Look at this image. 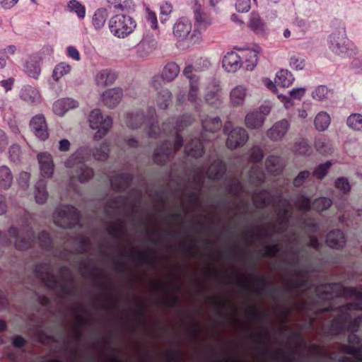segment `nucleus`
<instances>
[{
	"label": "nucleus",
	"mask_w": 362,
	"mask_h": 362,
	"mask_svg": "<svg viewBox=\"0 0 362 362\" xmlns=\"http://www.w3.org/2000/svg\"><path fill=\"white\" fill-rule=\"evenodd\" d=\"M344 307H345V304L335 308L329 303L324 308H316L315 313L316 314L333 313V319L327 329L328 334L337 336L344 331L351 332L348 336V343L351 346L362 347L361 338L355 334L359 328L360 319H353L349 313L351 310Z\"/></svg>",
	"instance_id": "f257e3e1"
},
{
	"label": "nucleus",
	"mask_w": 362,
	"mask_h": 362,
	"mask_svg": "<svg viewBox=\"0 0 362 362\" xmlns=\"http://www.w3.org/2000/svg\"><path fill=\"white\" fill-rule=\"evenodd\" d=\"M109 153L110 144L107 141H103L93 149L88 146H81L66 159L64 165L67 168H75L76 175L80 182H86L93 178L94 171L85 162L90 158L91 154L95 160L105 161L107 159Z\"/></svg>",
	"instance_id": "f03ea898"
},
{
	"label": "nucleus",
	"mask_w": 362,
	"mask_h": 362,
	"mask_svg": "<svg viewBox=\"0 0 362 362\" xmlns=\"http://www.w3.org/2000/svg\"><path fill=\"white\" fill-rule=\"evenodd\" d=\"M315 293L317 301H329L339 296L354 297L356 300L346 303L344 308L362 310V285L358 289L354 287H342L337 283H327L317 286Z\"/></svg>",
	"instance_id": "7ed1b4c3"
},
{
	"label": "nucleus",
	"mask_w": 362,
	"mask_h": 362,
	"mask_svg": "<svg viewBox=\"0 0 362 362\" xmlns=\"http://www.w3.org/2000/svg\"><path fill=\"white\" fill-rule=\"evenodd\" d=\"M194 117L191 114H184L179 117L175 122V138L174 141L166 140L156 147L153 152V162L159 165H165L170 158L176 153L183 146V139L179 132L192 124Z\"/></svg>",
	"instance_id": "20e7f679"
},
{
	"label": "nucleus",
	"mask_w": 362,
	"mask_h": 362,
	"mask_svg": "<svg viewBox=\"0 0 362 362\" xmlns=\"http://www.w3.org/2000/svg\"><path fill=\"white\" fill-rule=\"evenodd\" d=\"M126 124L129 128L137 129L143 124L148 127L147 134L149 137L157 138L160 129L158 125L156 110L153 107L148 109L147 115L143 111L127 113L126 116Z\"/></svg>",
	"instance_id": "39448f33"
},
{
	"label": "nucleus",
	"mask_w": 362,
	"mask_h": 362,
	"mask_svg": "<svg viewBox=\"0 0 362 362\" xmlns=\"http://www.w3.org/2000/svg\"><path fill=\"white\" fill-rule=\"evenodd\" d=\"M25 233L20 232L16 227H11L7 232L0 231V245L9 246L15 240V247L18 250H26L30 248L35 241V233L30 226H27Z\"/></svg>",
	"instance_id": "423d86ee"
},
{
	"label": "nucleus",
	"mask_w": 362,
	"mask_h": 362,
	"mask_svg": "<svg viewBox=\"0 0 362 362\" xmlns=\"http://www.w3.org/2000/svg\"><path fill=\"white\" fill-rule=\"evenodd\" d=\"M108 27L115 37L123 39L134 32L136 27V22L131 16L115 14L110 18Z\"/></svg>",
	"instance_id": "0eeeda50"
},
{
	"label": "nucleus",
	"mask_w": 362,
	"mask_h": 362,
	"mask_svg": "<svg viewBox=\"0 0 362 362\" xmlns=\"http://www.w3.org/2000/svg\"><path fill=\"white\" fill-rule=\"evenodd\" d=\"M55 224L62 228L81 227V213L75 206L66 204L58 209L54 215Z\"/></svg>",
	"instance_id": "6e6552de"
},
{
	"label": "nucleus",
	"mask_w": 362,
	"mask_h": 362,
	"mask_svg": "<svg viewBox=\"0 0 362 362\" xmlns=\"http://www.w3.org/2000/svg\"><path fill=\"white\" fill-rule=\"evenodd\" d=\"M329 49L337 55L351 56L357 52L355 45L346 37L344 30L331 34L329 37Z\"/></svg>",
	"instance_id": "1a4fd4ad"
},
{
	"label": "nucleus",
	"mask_w": 362,
	"mask_h": 362,
	"mask_svg": "<svg viewBox=\"0 0 362 362\" xmlns=\"http://www.w3.org/2000/svg\"><path fill=\"white\" fill-rule=\"evenodd\" d=\"M90 127L98 131L94 134V139H101L110 129L112 125V119L110 116L104 117L100 110H93L88 117Z\"/></svg>",
	"instance_id": "9d476101"
},
{
	"label": "nucleus",
	"mask_w": 362,
	"mask_h": 362,
	"mask_svg": "<svg viewBox=\"0 0 362 362\" xmlns=\"http://www.w3.org/2000/svg\"><path fill=\"white\" fill-rule=\"evenodd\" d=\"M230 122H226L223 126V132L228 135L227 147L230 149H235L244 146L249 138L246 130L243 127H235L230 130Z\"/></svg>",
	"instance_id": "9b49d317"
},
{
	"label": "nucleus",
	"mask_w": 362,
	"mask_h": 362,
	"mask_svg": "<svg viewBox=\"0 0 362 362\" xmlns=\"http://www.w3.org/2000/svg\"><path fill=\"white\" fill-rule=\"evenodd\" d=\"M34 274L42 284L49 290H56L59 285V279L50 272V265L47 262H40L35 265Z\"/></svg>",
	"instance_id": "f8f14e48"
},
{
	"label": "nucleus",
	"mask_w": 362,
	"mask_h": 362,
	"mask_svg": "<svg viewBox=\"0 0 362 362\" xmlns=\"http://www.w3.org/2000/svg\"><path fill=\"white\" fill-rule=\"evenodd\" d=\"M129 202L128 196H115L106 202L105 211L110 218H117L121 215L122 211L128 206Z\"/></svg>",
	"instance_id": "ddd939ff"
},
{
	"label": "nucleus",
	"mask_w": 362,
	"mask_h": 362,
	"mask_svg": "<svg viewBox=\"0 0 362 362\" xmlns=\"http://www.w3.org/2000/svg\"><path fill=\"white\" fill-rule=\"evenodd\" d=\"M93 264V259H81L79 261V269L82 276L97 281H103L105 279L103 272Z\"/></svg>",
	"instance_id": "4468645a"
},
{
	"label": "nucleus",
	"mask_w": 362,
	"mask_h": 362,
	"mask_svg": "<svg viewBox=\"0 0 362 362\" xmlns=\"http://www.w3.org/2000/svg\"><path fill=\"white\" fill-rule=\"evenodd\" d=\"M253 274L252 277L255 280V289L254 292L257 295L262 293H273L278 291L273 282L268 281L264 276L258 274L255 265L252 266Z\"/></svg>",
	"instance_id": "2eb2a0df"
},
{
	"label": "nucleus",
	"mask_w": 362,
	"mask_h": 362,
	"mask_svg": "<svg viewBox=\"0 0 362 362\" xmlns=\"http://www.w3.org/2000/svg\"><path fill=\"white\" fill-rule=\"evenodd\" d=\"M30 127L33 134L40 140L45 141L49 137V132L45 117L37 115L30 122Z\"/></svg>",
	"instance_id": "dca6fc26"
},
{
	"label": "nucleus",
	"mask_w": 362,
	"mask_h": 362,
	"mask_svg": "<svg viewBox=\"0 0 362 362\" xmlns=\"http://www.w3.org/2000/svg\"><path fill=\"white\" fill-rule=\"evenodd\" d=\"M122 255L129 257L132 261L141 264L153 266L156 264V259L147 252L141 251L132 248L129 252H123Z\"/></svg>",
	"instance_id": "f3484780"
},
{
	"label": "nucleus",
	"mask_w": 362,
	"mask_h": 362,
	"mask_svg": "<svg viewBox=\"0 0 362 362\" xmlns=\"http://www.w3.org/2000/svg\"><path fill=\"white\" fill-rule=\"evenodd\" d=\"M133 180L134 175L132 173H118L111 179V185L115 191L122 192L131 186Z\"/></svg>",
	"instance_id": "a211bd4d"
},
{
	"label": "nucleus",
	"mask_w": 362,
	"mask_h": 362,
	"mask_svg": "<svg viewBox=\"0 0 362 362\" xmlns=\"http://www.w3.org/2000/svg\"><path fill=\"white\" fill-rule=\"evenodd\" d=\"M122 95V89L120 88H115L105 91L101 98L105 106L108 108H114L119 103Z\"/></svg>",
	"instance_id": "6ab92c4d"
},
{
	"label": "nucleus",
	"mask_w": 362,
	"mask_h": 362,
	"mask_svg": "<svg viewBox=\"0 0 362 362\" xmlns=\"http://www.w3.org/2000/svg\"><path fill=\"white\" fill-rule=\"evenodd\" d=\"M346 243V236L343 231L339 229L331 230L326 238L327 246L338 250L343 249Z\"/></svg>",
	"instance_id": "aec40b11"
},
{
	"label": "nucleus",
	"mask_w": 362,
	"mask_h": 362,
	"mask_svg": "<svg viewBox=\"0 0 362 362\" xmlns=\"http://www.w3.org/2000/svg\"><path fill=\"white\" fill-rule=\"evenodd\" d=\"M226 165L221 159L214 160L206 170V176L211 180H220L226 173Z\"/></svg>",
	"instance_id": "412c9836"
},
{
	"label": "nucleus",
	"mask_w": 362,
	"mask_h": 362,
	"mask_svg": "<svg viewBox=\"0 0 362 362\" xmlns=\"http://www.w3.org/2000/svg\"><path fill=\"white\" fill-rule=\"evenodd\" d=\"M289 122L287 119H281L276 122L268 131L267 136L273 141L281 140L287 132Z\"/></svg>",
	"instance_id": "4be33fe9"
},
{
	"label": "nucleus",
	"mask_w": 362,
	"mask_h": 362,
	"mask_svg": "<svg viewBox=\"0 0 362 362\" xmlns=\"http://www.w3.org/2000/svg\"><path fill=\"white\" fill-rule=\"evenodd\" d=\"M192 30V24L190 21L186 18H179L174 24L173 31L174 35L181 40L187 37Z\"/></svg>",
	"instance_id": "5701e85b"
},
{
	"label": "nucleus",
	"mask_w": 362,
	"mask_h": 362,
	"mask_svg": "<svg viewBox=\"0 0 362 362\" xmlns=\"http://www.w3.org/2000/svg\"><path fill=\"white\" fill-rule=\"evenodd\" d=\"M37 160L42 175L44 177H51L54 173V163L51 155L40 153L37 155Z\"/></svg>",
	"instance_id": "b1692460"
},
{
	"label": "nucleus",
	"mask_w": 362,
	"mask_h": 362,
	"mask_svg": "<svg viewBox=\"0 0 362 362\" xmlns=\"http://www.w3.org/2000/svg\"><path fill=\"white\" fill-rule=\"evenodd\" d=\"M108 6L115 12L121 11L120 14L130 16L135 11V4L132 0H108Z\"/></svg>",
	"instance_id": "393cba45"
},
{
	"label": "nucleus",
	"mask_w": 362,
	"mask_h": 362,
	"mask_svg": "<svg viewBox=\"0 0 362 362\" xmlns=\"http://www.w3.org/2000/svg\"><path fill=\"white\" fill-rule=\"evenodd\" d=\"M78 106V101L70 98H64L55 101L52 108L56 115L62 116L69 110L76 108Z\"/></svg>",
	"instance_id": "a878e982"
},
{
	"label": "nucleus",
	"mask_w": 362,
	"mask_h": 362,
	"mask_svg": "<svg viewBox=\"0 0 362 362\" xmlns=\"http://www.w3.org/2000/svg\"><path fill=\"white\" fill-rule=\"evenodd\" d=\"M222 65L228 72H235L241 67L242 62L236 52H230L224 56Z\"/></svg>",
	"instance_id": "bb28decb"
},
{
	"label": "nucleus",
	"mask_w": 362,
	"mask_h": 362,
	"mask_svg": "<svg viewBox=\"0 0 362 362\" xmlns=\"http://www.w3.org/2000/svg\"><path fill=\"white\" fill-rule=\"evenodd\" d=\"M21 98L31 105H36L40 102V95L37 89L30 85L24 86L20 92Z\"/></svg>",
	"instance_id": "cd10ccee"
},
{
	"label": "nucleus",
	"mask_w": 362,
	"mask_h": 362,
	"mask_svg": "<svg viewBox=\"0 0 362 362\" xmlns=\"http://www.w3.org/2000/svg\"><path fill=\"white\" fill-rule=\"evenodd\" d=\"M204 152L203 143L197 138L192 139L185 147V153L186 155L195 158L202 157Z\"/></svg>",
	"instance_id": "c85d7f7f"
},
{
	"label": "nucleus",
	"mask_w": 362,
	"mask_h": 362,
	"mask_svg": "<svg viewBox=\"0 0 362 362\" xmlns=\"http://www.w3.org/2000/svg\"><path fill=\"white\" fill-rule=\"evenodd\" d=\"M117 78V74L110 69L100 71L95 76V82L98 86L103 87L112 85Z\"/></svg>",
	"instance_id": "c756f323"
},
{
	"label": "nucleus",
	"mask_w": 362,
	"mask_h": 362,
	"mask_svg": "<svg viewBox=\"0 0 362 362\" xmlns=\"http://www.w3.org/2000/svg\"><path fill=\"white\" fill-rule=\"evenodd\" d=\"M271 201V194L267 189L260 190L252 197V202L255 207L259 209L266 208Z\"/></svg>",
	"instance_id": "7c9ffc66"
},
{
	"label": "nucleus",
	"mask_w": 362,
	"mask_h": 362,
	"mask_svg": "<svg viewBox=\"0 0 362 362\" xmlns=\"http://www.w3.org/2000/svg\"><path fill=\"white\" fill-rule=\"evenodd\" d=\"M204 99L209 105L218 107L222 103L221 90L218 86H214L211 89L207 90Z\"/></svg>",
	"instance_id": "2f4dec72"
},
{
	"label": "nucleus",
	"mask_w": 362,
	"mask_h": 362,
	"mask_svg": "<svg viewBox=\"0 0 362 362\" xmlns=\"http://www.w3.org/2000/svg\"><path fill=\"white\" fill-rule=\"evenodd\" d=\"M264 121L263 114L256 111L248 113L245 117V124L252 129L261 127Z\"/></svg>",
	"instance_id": "473e14b6"
},
{
	"label": "nucleus",
	"mask_w": 362,
	"mask_h": 362,
	"mask_svg": "<svg viewBox=\"0 0 362 362\" xmlns=\"http://www.w3.org/2000/svg\"><path fill=\"white\" fill-rule=\"evenodd\" d=\"M180 73V67L175 62H169L163 68L161 77L167 81H173Z\"/></svg>",
	"instance_id": "72a5a7b5"
},
{
	"label": "nucleus",
	"mask_w": 362,
	"mask_h": 362,
	"mask_svg": "<svg viewBox=\"0 0 362 362\" xmlns=\"http://www.w3.org/2000/svg\"><path fill=\"white\" fill-rule=\"evenodd\" d=\"M294 81V77L291 71L281 69L276 74L275 83L284 88L289 87Z\"/></svg>",
	"instance_id": "f704fd0d"
},
{
	"label": "nucleus",
	"mask_w": 362,
	"mask_h": 362,
	"mask_svg": "<svg viewBox=\"0 0 362 362\" xmlns=\"http://www.w3.org/2000/svg\"><path fill=\"white\" fill-rule=\"evenodd\" d=\"M47 182L44 180H38L35 185V197L36 202L42 204L47 199Z\"/></svg>",
	"instance_id": "c9c22d12"
},
{
	"label": "nucleus",
	"mask_w": 362,
	"mask_h": 362,
	"mask_svg": "<svg viewBox=\"0 0 362 362\" xmlns=\"http://www.w3.org/2000/svg\"><path fill=\"white\" fill-rule=\"evenodd\" d=\"M279 208L278 211V216L281 220V224L286 225L288 222V216L290 213L291 203L287 199L281 198L279 197Z\"/></svg>",
	"instance_id": "e433bc0d"
},
{
	"label": "nucleus",
	"mask_w": 362,
	"mask_h": 362,
	"mask_svg": "<svg viewBox=\"0 0 362 362\" xmlns=\"http://www.w3.org/2000/svg\"><path fill=\"white\" fill-rule=\"evenodd\" d=\"M107 16V11L105 8H98L92 18V23L94 28L97 30L102 29L105 24Z\"/></svg>",
	"instance_id": "4c0bfd02"
},
{
	"label": "nucleus",
	"mask_w": 362,
	"mask_h": 362,
	"mask_svg": "<svg viewBox=\"0 0 362 362\" xmlns=\"http://www.w3.org/2000/svg\"><path fill=\"white\" fill-rule=\"evenodd\" d=\"M249 28L256 34L263 35L265 33L266 25L258 14L252 13L248 23Z\"/></svg>",
	"instance_id": "58836bf2"
},
{
	"label": "nucleus",
	"mask_w": 362,
	"mask_h": 362,
	"mask_svg": "<svg viewBox=\"0 0 362 362\" xmlns=\"http://www.w3.org/2000/svg\"><path fill=\"white\" fill-rule=\"evenodd\" d=\"M202 126L206 132H216L222 127V121L218 117H206L202 121Z\"/></svg>",
	"instance_id": "ea45409f"
},
{
	"label": "nucleus",
	"mask_w": 362,
	"mask_h": 362,
	"mask_svg": "<svg viewBox=\"0 0 362 362\" xmlns=\"http://www.w3.org/2000/svg\"><path fill=\"white\" fill-rule=\"evenodd\" d=\"M331 118L326 112H319L315 118L314 124L317 130L322 132L326 130L329 126Z\"/></svg>",
	"instance_id": "a19ab883"
},
{
	"label": "nucleus",
	"mask_w": 362,
	"mask_h": 362,
	"mask_svg": "<svg viewBox=\"0 0 362 362\" xmlns=\"http://www.w3.org/2000/svg\"><path fill=\"white\" fill-rule=\"evenodd\" d=\"M24 71L28 76L37 79L41 73L39 62L31 59L28 60L24 64Z\"/></svg>",
	"instance_id": "79ce46f5"
},
{
	"label": "nucleus",
	"mask_w": 362,
	"mask_h": 362,
	"mask_svg": "<svg viewBox=\"0 0 362 362\" xmlns=\"http://www.w3.org/2000/svg\"><path fill=\"white\" fill-rule=\"evenodd\" d=\"M13 182V175L8 167H0V186L4 189H8Z\"/></svg>",
	"instance_id": "37998d69"
},
{
	"label": "nucleus",
	"mask_w": 362,
	"mask_h": 362,
	"mask_svg": "<svg viewBox=\"0 0 362 362\" xmlns=\"http://www.w3.org/2000/svg\"><path fill=\"white\" fill-rule=\"evenodd\" d=\"M230 95L231 103L233 105H240L244 102L246 95V90L244 87L238 86L230 91Z\"/></svg>",
	"instance_id": "c03bdc74"
},
{
	"label": "nucleus",
	"mask_w": 362,
	"mask_h": 362,
	"mask_svg": "<svg viewBox=\"0 0 362 362\" xmlns=\"http://www.w3.org/2000/svg\"><path fill=\"white\" fill-rule=\"evenodd\" d=\"M347 127L355 131L362 132V115L359 113H352L346 119Z\"/></svg>",
	"instance_id": "a18cd8bd"
},
{
	"label": "nucleus",
	"mask_w": 362,
	"mask_h": 362,
	"mask_svg": "<svg viewBox=\"0 0 362 362\" xmlns=\"http://www.w3.org/2000/svg\"><path fill=\"white\" fill-rule=\"evenodd\" d=\"M126 232V228L119 220L118 223H111L107 228V233L114 239L120 240Z\"/></svg>",
	"instance_id": "49530a36"
},
{
	"label": "nucleus",
	"mask_w": 362,
	"mask_h": 362,
	"mask_svg": "<svg viewBox=\"0 0 362 362\" xmlns=\"http://www.w3.org/2000/svg\"><path fill=\"white\" fill-rule=\"evenodd\" d=\"M71 66L66 62H60L57 64L52 71V78L56 82L64 76L69 74L71 71Z\"/></svg>",
	"instance_id": "de8ad7c7"
},
{
	"label": "nucleus",
	"mask_w": 362,
	"mask_h": 362,
	"mask_svg": "<svg viewBox=\"0 0 362 362\" xmlns=\"http://www.w3.org/2000/svg\"><path fill=\"white\" fill-rule=\"evenodd\" d=\"M172 100V94L168 89H162L158 95L156 103L160 109L168 108Z\"/></svg>",
	"instance_id": "09e8293b"
},
{
	"label": "nucleus",
	"mask_w": 362,
	"mask_h": 362,
	"mask_svg": "<svg viewBox=\"0 0 362 362\" xmlns=\"http://www.w3.org/2000/svg\"><path fill=\"white\" fill-rule=\"evenodd\" d=\"M227 191L233 196L239 197L243 192V186L238 178L233 177L228 183Z\"/></svg>",
	"instance_id": "8fccbe9b"
},
{
	"label": "nucleus",
	"mask_w": 362,
	"mask_h": 362,
	"mask_svg": "<svg viewBox=\"0 0 362 362\" xmlns=\"http://www.w3.org/2000/svg\"><path fill=\"white\" fill-rule=\"evenodd\" d=\"M332 204V200L328 197H320L313 202L312 208L317 211L322 212L328 209Z\"/></svg>",
	"instance_id": "3c124183"
},
{
	"label": "nucleus",
	"mask_w": 362,
	"mask_h": 362,
	"mask_svg": "<svg viewBox=\"0 0 362 362\" xmlns=\"http://www.w3.org/2000/svg\"><path fill=\"white\" fill-rule=\"evenodd\" d=\"M70 12L75 13L79 19H83L86 16L85 6L77 0H70L67 5Z\"/></svg>",
	"instance_id": "603ef678"
},
{
	"label": "nucleus",
	"mask_w": 362,
	"mask_h": 362,
	"mask_svg": "<svg viewBox=\"0 0 362 362\" xmlns=\"http://www.w3.org/2000/svg\"><path fill=\"white\" fill-rule=\"evenodd\" d=\"M340 351L346 354L352 355L354 356V362H358L360 357L362 356V347L351 346L349 344H342L340 346Z\"/></svg>",
	"instance_id": "864d4df0"
},
{
	"label": "nucleus",
	"mask_w": 362,
	"mask_h": 362,
	"mask_svg": "<svg viewBox=\"0 0 362 362\" xmlns=\"http://www.w3.org/2000/svg\"><path fill=\"white\" fill-rule=\"evenodd\" d=\"M265 165L269 173L274 175L280 173L281 168L279 166V159L277 156H269L266 160Z\"/></svg>",
	"instance_id": "5fc2aeb1"
},
{
	"label": "nucleus",
	"mask_w": 362,
	"mask_h": 362,
	"mask_svg": "<svg viewBox=\"0 0 362 362\" xmlns=\"http://www.w3.org/2000/svg\"><path fill=\"white\" fill-rule=\"evenodd\" d=\"M37 240L42 250L46 251L52 250V240L49 233L45 230L41 231L37 235Z\"/></svg>",
	"instance_id": "6e6d98bb"
},
{
	"label": "nucleus",
	"mask_w": 362,
	"mask_h": 362,
	"mask_svg": "<svg viewBox=\"0 0 362 362\" xmlns=\"http://www.w3.org/2000/svg\"><path fill=\"white\" fill-rule=\"evenodd\" d=\"M193 12L195 22L199 25H205L209 23L207 21L206 15L204 12L201 4L196 2L193 8Z\"/></svg>",
	"instance_id": "4d7b16f0"
},
{
	"label": "nucleus",
	"mask_w": 362,
	"mask_h": 362,
	"mask_svg": "<svg viewBox=\"0 0 362 362\" xmlns=\"http://www.w3.org/2000/svg\"><path fill=\"white\" fill-rule=\"evenodd\" d=\"M332 163L331 161H326L324 163L318 165L313 170V175L318 180H322L328 173V171Z\"/></svg>",
	"instance_id": "13d9d810"
},
{
	"label": "nucleus",
	"mask_w": 362,
	"mask_h": 362,
	"mask_svg": "<svg viewBox=\"0 0 362 362\" xmlns=\"http://www.w3.org/2000/svg\"><path fill=\"white\" fill-rule=\"evenodd\" d=\"M54 291H58L60 296H76L77 295V288L72 285H68L66 283H61Z\"/></svg>",
	"instance_id": "bf43d9fd"
},
{
	"label": "nucleus",
	"mask_w": 362,
	"mask_h": 362,
	"mask_svg": "<svg viewBox=\"0 0 362 362\" xmlns=\"http://www.w3.org/2000/svg\"><path fill=\"white\" fill-rule=\"evenodd\" d=\"M77 240V247L76 248V252L78 254H86L88 252L89 247L90 246V240L84 236H78L76 238Z\"/></svg>",
	"instance_id": "052dcab7"
},
{
	"label": "nucleus",
	"mask_w": 362,
	"mask_h": 362,
	"mask_svg": "<svg viewBox=\"0 0 362 362\" xmlns=\"http://www.w3.org/2000/svg\"><path fill=\"white\" fill-rule=\"evenodd\" d=\"M296 204L300 210L308 211L312 208L313 202L308 197L301 194L297 198Z\"/></svg>",
	"instance_id": "680f3d73"
},
{
	"label": "nucleus",
	"mask_w": 362,
	"mask_h": 362,
	"mask_svg": "<svg viewBox=\"0 0 362 362\" xmlns=\"http://www.w3.org/2000/svg\"><path fill=\"white\" fill-rule=\"evenodd\" d=\"M334 187L344 194H347L351 190V185L347 178L338 177L334 182Z\"/></svg>",
	"instance_id": "e2e57ef3"
},
{
	"label": "nucleus",
	"mask_w": 362,
	"mask_h": 362,
	"mask_svg": "<svg viewBox=\"0 0 362 362\" xmlns=\"http://www.w3.org/2000/svg\"><path fill=\"white\" fill-rule=\"evenodd\" d=\"M294 148L295 152L300 155H309L311 153V147L304 139L297 141L295 144Z\"/></svg>",
	"instance_id": "0e129e2a"
},
{
	"label": "nucleus",
	"mask_w": 362,
	"mask_h": 362,
	"mask_svg": "<svg viewBox=\"0 0 362 362\" xmlns=\"http://www.w3.org/2000/svg\"><path fill=\"white\" fill-rule=\"evenodd\" d=\"M172 11V5L168 2L163 3L160 6V21L162 24L166 23Z\"/></svg>",
	"instance_id": "69168bd1"
},
{
	"label": "nucleus",
	"mask_w": 362,
	"mask_h": 362,
	"mask_svg": "<svg viewBox=\"0 0 362 362\" xmlns=\"http://www.w3.org/2000/svg\"><path fill=\"white\" fill-rule=\"evenodd\" d=\"M290 66L296 70H303L305 66V60L304 57L298 54L293 55L290 58Z\"/></svg>",
	"instance_id": "338daca9"
},
{
	"label": "nucleus",
	"mask_w": 362,
	"mask_h": 362,
	"mask_svg": "<svg viewBox=\"0 0 362 362\" xmlns=\"http://www.w3.org/2000/svg\"><path fill=\"white\" fill-rule=\"evenodd\" d=\"M152 45H150V42L146 40H141L138 45V52L141 57H144L151 53L154 49V42H151Z\"/></svg>",
	"instance_id": "774afa93"
}]
</instances>
